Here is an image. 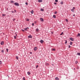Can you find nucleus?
Here are the masks:
<instances>
[{
	"mask_svg": "<svg viewBox=\"0 0 80 80\" xmlns=\"http://www.w3.org/2000/svg\"><path fill=\"white\" fill-rule=\"evenodd\" d=\"M27 73L28 74V75H30V72H27Z\"/></svg>",
	"mask_w": 80,
	"mask_h": 80,
	"instance_id": "nucleus-19",
	"label": "nucleus"
},
{
	"mask_svg": "<svg viewBox=\"0 0 80 80\" xmlns=\"http://www.w3.org/2000/svg\"><path fill=\"white\" fill-rule=\"evenodd\" d=\"M45 65L47 66L48 65H49V63H45Z\"/></svg>",
	"mask_w": 80,
	"mask_h": 80,
	"instance_id": "nucleus-8",
	"label": "nucleus"
},
{
	"mask_svg": "<svg viewBox=\"0 0 80 80\" xmlns=\"http://www.w3.org/2000/svg\"><path fill=\"white\" fill-rule=\"evenodd\" d=\"M6 50L7 51V52H8V48H7L6 49Z\"/></svg>",
	"mask_w": 80,
	"mask_h": 80,
	"instance_id": "nucleus-30",
	"label": "nucleus"
},
{
	"mask_svg": "<svg viewBox=\"0 0 80 80\" xmlns=\"http://www.w3.org/2000/svg\"><path fill=\"white\" fill-rule=\"evenodd\" d=\"M55 2H58V0H55Z\"/></svg>",
	"mask_w": 80,
	"mask_h": 80,
	"instance_id": "nucleus-34",
	"label": "nucleus"
},
{
	"mask_svg": "<svg viewBox=\"0 0 80 80\" xmlns=\"http://www.w3.org/2000/svg\"><path fill=\"white\" fill-rule=\"evenodd\" d=\"M1 52H2V53H3L4 52V51H3V50H2L1 51Z\"/></svg>",
	"mask_w": 80,
	"mask_h": 80,
	"instance_id": "nucleus-31",
	"label": "nucleus"
},
{
	"mask_svg": "<svg viewBox=\"0 0 80 80\" xmlns=\"http://www.w3.org/2000/svg\"><path fill=\"white\" fill-rule=\"evenodd\" d=\"M78 37H80V34L79 33H78Z\"/></svg>",
	"mask_w": 80,
	"mask_h": 80,
	"instance_id": "nucleus-16",
	"label": "nucleus"
},
{
	"mask_svg": "<svg viewBox=\"0 0 80 80\" xmlns=\"http://www.w3.org/2000/svg\"><path fill=\"white\" fill-rule=\"evenodd\" d=\"M71 11L72 12H73L74 11V10H73V9H71Z\"/></svg>",
	"mask_w": 80,
	"mask_h": 80,
	"instance_id": "nucleus-28",
	"label": "nucleus"
},
{
	"mask_svg": "<svg viewBox=\"0 0 80 80\" xmlns=\"http://www.w3.org/2000/svg\"><path fill=\"white\" fill-rule=\"evenodd\" d=\"M70 45H72V42H71L70 43Z\"/></svg>",
	"mask_w": 80,
	"mask_h": 80,
	"instance_id": "nucleus-18",
	"label": "nucleus"
},
{
	"mask_svg": "<svg viewBox=\"0 0 80 80\" xmlns=\"http://www.w3.org/2000/svg\"><path fill=\"white\" fill-rule=\"evenodd\" d=\"M66 21L67 22H68V20L67 19H66Z\"/></svg>",
	"mask_w": 80,
	"mask_h": 80,
	"instance_id": "nucleus-33",
	"label": "nucleus"
},
{
	"mask_svg": "<svg viewBox=\"0 0 80 80\" xmlns=\"http://www.w3.org/2000/svg\"><path fill=\"white\" fill-rule=\"evenodd\" d=\"M74 70H75V68H74Z\"/></svg>",
	"mask_w": 80,
	"mask_h": 80,
	"instance_id": "nucleus-51",
	"label": "nucleus"
},
{
	"mask_svg": "<svg viewBox=\"0 0 80 80\" xmlns=\"http://www.w3.org/2000/svg\"><path fill=\"white\" fill-rule=\"evenodd\" d=\"M69 40H70L71 41H73L74 40V39L72 38H69Z\"/></svg>",
	"mask_w": 80,
	"mask_h": 80,
	"instance_id": "nucleus-2",
	"label": "nucleus"
},
{
	"mask_svg": "<svg viewBox=\"0 0 80 80\" xmlns=\"http://www.w3.org/2000/svg\"><path fill=\"white\" fill-rule=\"evenodd\" d=\"M75 9V8L73 7V8H72V10H74Z\"/></svg>",
	"mask_w": 80,
	"mask_h": 80,
	"instance_id": "nucleus-32",
	"label": "nucleus"
},
{
	"mask_svg": "<svg viewBox=\"0 0 80 80\" xmlns=\"http://www.w3.org/2000/svg\"><path fill=\"white\" fill-rule=\"evenodd\" d=\"M29 28H28V27H27V28H25V30L27 31V29H29Z\"/></svg>",
	"mask_w": 80,
	"mask_h": 80,
	"instance_id": "nucleus-9",
	"label": "nucleus"
},
{
	"mask_svg": "<svg viewBox=\"0 0 80 80\" xmlns=\"http://www.w3.org/2000/svg\"><path fill=\"white\" fill-rule=\"evenodd\" d=\"M22 32H24L25 31V30L23 29H22Z\"/></svg>",
	"mask_w": 80,
	"mask_h": 80,
	"instance_id": "nucleus-43",
	"label": "nucleus"
},
{
	"mask_svg": "<svg viewBox=\"0 0 80 80\" xmlns=\"http://www.w3.org/2000/svg\"><path fill=\"white\" fill-rule=\"evenodd\" d=\"M77 55H80V52H78L77 53Z\"/></svg>",
	"mask_w": 80,
	"mask_h": 80,
	"instance_id": "nucleus-17",
	"label": "nucleus"
},
{
	"mask_svg": "<svg viewBox=\"0 0 80 80\" xmlns=\"http://www.w3.org/2000/svg\"><path fill=\"white\" fill-rule=\"evenodd\" d=\"M40 42L41 43H43V40H41Z\"/></svg>",
	"mask_w": 80,
	"mask_h": 80,
	"instance_id": "nucleus-7",
	"label": "nucleus"
},
{
	"mask_svg": "<svg viewBox=\"0 0 80 80\" xmlns=\"http://www.w3.org/2000/svg\"><path fill=\"white\" fill-rule=\"evenodd\" d=\"M14 39H16V38H17V37H16V36H14Z\"/></svg>",
	"mask_w": 80,
	"mask_h": 80,
	"instance_id": "nucleus-24",
	"label": "nucleus"
},
{
	"mask_svg": "<svg viewBox=\"0 0 80 80\" xmlns=\"http://www.w3.org/2000/svg\"><path fill=\"white\" fill-rule=\"evenodd\" d=\"M38 67V65H37L36 67V68H37V67Z\"/></svg>",
	"mask_w": 80,
	"mask_h": 80,
	"instance_id": "nucleus-42",
	"label": "nucleus"
},
{
	"mask_svg": "<svg viewBox=\"0 0 80 80\" xmlns=\"http://www.w3.org/2000/svg\"><path fill=\"white\" fill-rule=\"evenodd\" d=\"M16 36H17V34H16Z\"/></svg>",
	"mask_w": 80,
	"mask_h": 80,
	"instance_id": "nucleus-50",
	"label": "nucleus"
},
{
	"mask_svg": "<svg viewBox=\"0 0 80 80\" xmlns=\"http://www.w3.org/2000/svg\"><path fill=\"white\" fill-rule=\"evenodd\" d=\"M37 49V47H35L34 48V51H36Z\"/></svg>",
	"mask_w": 80,
	"mask_h": 80,
	"instance_id": "nucleus-4",
	"label": "nucleus"
},
{
	"mask_svg": "<svg viewBox=\"0 0 80 80\" xmlns=\"http://www.w3.org/2000/svg\"><path fill=\"white\" fill-rule=\"evenodd\" d=\"M28 38H32V35H30L28 36Z\"/></svg>",
	"mask_w": 80,
	"mask_h": 80,
	"instance_id": "nucleus-5",
	"label": "nucleus"
},
{
	"mask_svg": "<svg viewBox=\"0 0 80 80\" xmlns=\"http://www.w3.org/2000/svg\"><path fill=\"white\" fill-rule=\"evenodd\" d=\"M11 12H12V13H14V12H13V11H11Z\"/></svg>",
	"mask_w": 80,
	"mask_h": 80,
	"instance_id": "nucleus-46",
	"label": "nucleus"
},
{
	"mask_svg": "<svg viewBox=\"0 0 80 80\" xmlns=\"http://www.w3.org/2000/svg\"><path fill=\"white\" fill-rule=\"evenodd\" d=\"M14 11H15V13H16V12H17V11H16V10H14Z\"/></svg>",
	"mask_w": 80,
	"mask_h": 80,
	"instance_id": "nucleus-38",
	"label": "nucleus"
},
{
	"mask_svg": "<svg viewBox=\"0 0 80 80\" xmlns=\"http://www.w3.org/2000/svg\"><path fill=\"white\" fill-rule=\"evenodd\" d=\"M16 58L17 60H18V56H16Z\"/></svg>",
	"mask_w": 80,
	"mask_h": 80,
	"instance_id": "nucleus-23",
	"label": "nucleus"
},
{
	"mask_svg": "<svg viewBox=\"0 0 80 80\" xmlns=\"http://www.w3.org/2000/svg\"><path fill=\"white\" fill-rule=\"evenodd\" d=\"M4 43V42H3V41H2L1 42V44L2 45H3Z\"/></svg>",
	"mask_w": 80,
	"mask_h": 80,
	"instance_id": "nucleus-6",
	"label": "nucleus"
},
{
	"mask_svg": "<svg viewBox=\"0 0 80 80\" xmlns=\"http://www.w3.org/2000/svg\"><path fill=\"white\" fill-rule=\"evenodd\" d=\"M52 65L53 66V64H52Z\"/></svg>",
	"mask_w": 80,
	"mask_h": 80,
	"instance_id": "nucleus-53",
	"label": "nucleus"
},
{
	"mask_svg": "<svg viewBox=\"0 0 80 80\" xmlns=\"http://www.w3.org/2000/svg\"><path fill=\"white\" fill-rule=\"evenodd\" d=\"M65 41V44H67V40H64Z\"/></svg>",
	"mask_w": 80,
	"mask_h": 80,
	"instance_id": "nucleus-12",
	"label": "nucleus"
},
{
	"mask_svg": "<svg viewBox=\"0 0 80 80\" xmlns=\"http://www.w3.org/2000/svg\"><path fill=\"white\" fill-rule=\"evenodd\" d=\"M25 77H23V80H25Z\"/></svg>",
	"mask_w": 80,
	"mask_h": 80,
	"instance_id": "nucleus-41",
	"label": "nucleus"
},
{
	"mask_svg": "<svg viewBox=\"0 0 80 80\" xmlns=\"http://www.w3.org/2000/svg\"><path fill=\"white\" fill-rule=\"evenodd\" d=\"M13 21H15V19H13Z\"/></svg>",
	"mask_w": 80,
	"mask_h": 80,
	"instance_id": "nucleus-45",
	"label": "nucleus"
},
{
	"mask_svg": "<svg viewBox=\"0 0 80 80\" xmlns=\"http://www.w3.org/2000/svg\"><path fill=\"white\" fill-rule=\"evenodd\" d=\"M40 20H41V22H43V21H44L43 19V18H40Z\"/></svg>",
	"mask_w": 80,
	"mask_h": 80,
	"instance_id": "nucleus-3",
	"label": "nucleus"
},
{
	"mask_svg": "<svg viewBox=\"0 0 80 80\" xmlns=\"http://www.w3.org/2000/svg\"><path fill=\"white\" fill-rule=\"evenodd\" d=\"M61 5H62V4H63V2H61Z\"/></svg>",
	"mask_w": 80,
	"mask_h": 80,
	"instance_id": "nucleus-35",
	"label": "nucleus"
},
{
	"mask_svg": "<svg viewBox=\"0 0 80 80\" xmlns=\"http://www.w3.org/2000/svg\"><path fill=\"white\" fill-rule=\"evenodd\" d=\"M55 79L57 80H59V79L58 77L56 78Z\"/></svg>",
	"mask_w": 80,
	"mask_h": 80,
	"instance_id": "nucleus-13",
	"label": "nucleus"
},
{
	"mask_svg": "<svg viewBox=\"0 0 80 80\" xmlns=\"http://www.w3.org/2000/svg\"><path fill=\"white\" fill-rule=\"evenodd\" d=\"M32 26H34V23H32Z\"/></svg>",
	"mask_w": 80,
	"mask_h": 80,
	"instance_id": "nucleus-39",
	"label": "nucleus"
},
{
	"mask_svg": "<svg viewBox=\"0 0 80 80\" xmlns=\"http://www.w3.org/2000/svg\"><path fill=\"white\" fill-rule=\"evenodd\" d=\"M2 64V61H0V64L1 65Z\"/></svg>",
	"mask_w": 80,
	"mask_h": 80,
	"instance_id": "nucleus-27",
	"label": "nucleus"
},
{
	"mask_svg": "<svg viewBox=\"0 0 80 80\" xmlns=\"http://www.w3.org/2000/svg\"><path fill=\"white\" fill-rule=\"evenodd\" d=\"M42 0H38V2H42Z\"/></svg>",
	"mask_w": 80,
	"mask_h": 80,
	"instance_id": "nucleus-10",
	"label": "nucleus"
},
{
	"mask_svg": "<svg viewBox=\"0 0 80 80\" xmlns=\"http://www.w3.org/2000/svg\"><path fill=\"white\" fill-rule=\"evenodd\" d=\"M75 16V15L73 14V17Z\"/></svg>",
	"mask_w": 80,
	"mask_h": 80,
	"instance_id": "nucleus-49",
	"label": "nucleus"
},
{
	"mask_svg": "<svg viewBox=\"0 0 80 80\" xmlns=\"http://www.w3.org/2000/svg\"><path fill=\"white\" fill-rule=\"evenodd\" d=\"M7 10H8V8H7Z\"/></svg>",
	"mask_w": 80,
	"mask_h": 80,
	"instance_id": "nucleus-52",
	"label": "nucleus"
},
{
	"mask_svg": "<svg viewBox=\"0 0 80 80\" xmlns=\"http://www.w3.org/2000/svg\"><path fill=\"white\" fill-rule=\"evenodd\" d=\"M41 11H42V12H43V11H44V9H43L42 8H41Z\"/></svg>",
	"mask_w": 80,
	"mask_h": 80,
	"instance_id": "nucleus-14",
	"label": "nucleus"
},
{
	"mask_svg": "<svg viewBox=\"0 0 80 80\" xmlns=\"http://www.w3.org/2000/svg\"><path fill=\"white\" fill-rule=\"evenodd\" d=\"M55 14H57V11H55L54 12Z\"/></svg>",
	"mask_w": 80,
	"mask_h": 80,
	"instance_id": "nucleus-29",
	"label": "nucleus"
},
{
	"mask_svg": "<svg viewBox=\"0 0 80 80\" xmlns=\"http://www.w3.org/2000/svg\"><path fill=\"white\" fill-rule=\"evenodd\" d=\"M36 31H37V32H38V31H39L38 29H36Z\"/></svg>",
	"mask_w": 80,
	"mask_h": 80,
	"instance_id": "nucleus-26",
	"label": "nucleus"
},
{
	"mask_svg": "<svg viewBox=\"0 0 80 80\" xmlns=\"http://www.w3.org/2000/svg\"><path fill=\"white\" fill-rule=\"evenodd\" d=\"M77 69H78V68H77Z\"/></svg>",
	"mask_w": 80,
	"mask_h": 80,
	"instance_id": "nucleus-54",
	"label": "nucleus"
},
{
	"mask_svg": "<svg viewBox=\"0 0 80 80\" xmlns=\"http://www.w3.org/2000/svg\"><path fill=\"white\" fill-rule=\"evenodd\" d=\"M27 21H29V19L27 18Z\"/></svg>",
	"mask_w": 80,
	"mask_h": 80,
	"instance_id": "nucleus-37",
	"label": "nucleus"
},
{
	"mask_svg": "<svg viewBox=\"0 0 80 80\" xmlns=\"http://www.w3.org/2000/svg\"><path fill=\"white\" fill-rule=\"evenodd\" d=\"M14 5H15L16 6H19V4L18 3V2H15Z\"/></svg>",
	"mask_w": 80,
	"mask_h": 80,
	"instance_id": "nucleus-1",
	"label": "nucleus"
},
{
	"mask_svg": "<svg viewBox=\"0 0 80 80\" xmlns=\"http://www.w3.org/2000/svg\"><path fill=\"white\" fill-rule=\"evenodd\" d=\"M78 63V62L77 61H75V63L77 64Z\"/></svg>",
	"mask_w": 80,
	"mask_h": 80,
	"instance_id": "nucleus-36",
	"label": "nucleus"
},
{
	"mask_svg": "<svg viewBox=\"0 0 80 80\" xmlns=\"http://www.w3.org/2000/svg\"><path fill=\"white\" fill-rule=\"evenodd\" d=\"M54 5H56V4H57V3H56V2H54Z\"/></svg>",
	"mask_w": 80,
	"mask_h": 80,
	"instance_id": "nucleus-47",
	"label": "nucleus"
},
{
	"mask_svg": "<svg viewBox=\"0 0 80 80\" xmlns=\"http://www.w3.org/2000/svg\"><path fill=\"white\" fill-rule=\"evenodd\" d=\"M52 33H53V32H52Z\"/></svg>",
	"mask_w": 80,
	"mask_h": 80,
	"instance_id": "nucleus-55",
	"label": "nucleus"
},
{
	"mask_svg": "<svg viewBox=\"0 0 80 80\" xmlns=\"http://www.w3.org/2000/svg\"><path fill=\"white\" fill-rule=\"evenodd\" d=\"M25 4H26V5H28V3H27V2H26V3H25Z\"/></svg>",
	"mask_w": 80,
	"mask_h": 80,
	"instance_id": "nucleus-44",
	"label": "nucleus"
},
{
	"mask_svg": "<svg viewBox=\"0 0 80 80\" xmlns=\"http://www.w3.org/2000/svg\"><path fill=\"white\" fill-rule=\"evenodd\" d=\"M70 47H71V46H70L69 45H68V48H70Z\"/></svg>",
	"mask_w": 80,
	"mask_h": 80,
	"instance_id": "nucleus-40",
	"label": "nucleus"
},
{
	"mask_svg": "<svg viewBox=\"0 0 80 80\" xmlns=\"http://www.w3.org/2000/svg\"><path fill=\"white\" fill-rule=\"evenodd\" d=\"M31 13L32 14H33V10L31 12Z\"/></svg>",
	"mask_w": 80,
	"mask_h": 80,
	"instance_id": "nucleus-15",
	"label": "nucleus"
},
{
	"mask_svg": "<svg viewBox=\"0 0 80 80\" xmlns=\"http://www.w3.org/2000/svg\"><path fill=\"white\" fill-rule=\"evenodd\" d=\"M63 34V32H62V33L60 34V35H62Z\"/></svg>",
	"mask_w": 80,
	"mask_h": 80,
	"instance_id": "nucleus-21",
	"label": "nucleus"
},
{
	"mask_svg": "<svg viewBox=\"0 0 80 80\" xmlns=\"http://www.w3.org/2000/svg\"><path fill=\"white\" fill-rule=\"evenodd\" d=\"M30 54H32V52H30Z\"/></svg>",
	"mask_w": 80,
	"mask_h": 80,
	"instance_id": "nucleus-48",
	"label": "nucleus"
},
{
	"mask_svg": "<svg viewBox=\"0 0 80 80\" xmlns=\"http://www.w3.org/2000/svg\"><path fill=\"white\" fill-rule=\"evenodd\" d=\"M11 3H14V2H14V1H11Z\"/></svg>",
	"mask_w": 80,
	"mask_h": 80,
	"instance_id": "nucleus-20",
	"label": "nucleus"
},
{
	"mask_svg": "<svg viewBox=\"0 0 80 80\" xmlns=\"http://www.w3.org/2000/svg\"><path fill=\"white\" fill-rule=\"evenodd\" d=\"M52 51H55V49L53 48V49H52Z\"/></svg>",
	"mask_w": 80,
	"mask_h": 80,
	"instance_id": "nucleus-22",
	"label": "nucleus"
},
{
	"mask_svg": "<svg viewBox=\"0 0 80 80\" xmlns=\"http://www.w3.org/2000/svg\"><path fill=\"white\" fill-rule=\"evenodd\" d=\"M5 14H2V17H5Z\"/></svg>",
	"mask_w": 80,
	"mask_h": 80,
	"instance_id": "nucleus-25",
	"label": "nucleus"
},
{
	"mask_svg": "<svg viewBox=\"0 0 80 80\" xmlns=\"http://www.w3.org/2000/svg\"><path fill=\"white\" fill-rule=\"evenodd\" d=\"M53 18H56V16H55V15H53Z\"/></svg>",
	"mask_w": 80,
	"mask_h": 80,
	"instance_id": "nucleus-11",
	"label": "nucleus"
}]
</instances>
